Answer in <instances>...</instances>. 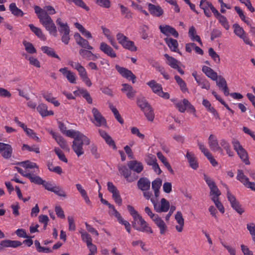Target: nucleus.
<instances>
[{
  "instance_id": "680f3d73",
  "label": "nucleus",
  "mask_w": 255,
  "mask_h": 255,
  "mask_svg": "<svg viewBox=\"0 0 255 255\" xmlns=\"http://www.w3.org/2000/svg\"><path fill=\"white\" fill-rule=\"evenodd\" d=\"M34 10L39 19L48 13L45 10L41 8L37 5L34 6Z\"/></svg>"
},
{
  "instance_id": "412c9836",
  "label": "nucleus",
  "mask_w": 255,
  "mask_h": 255,
  "mask_svg": "<svg viewBox=\"0 0 255 255\" xmlns=\"http://www.w3.org/2000/svg\"><path fill=\"white\" fill-rule=\"evenodd\" d=\"M186 157L189 163L190 166L193 169H196L198 167V163L194 154L192 152L187 151Z\"/></svg>"
},
{
  "instance_id": "f03ea898",
  "label": "nucleus",
  "mask_w": 255,
  "mask_h": 255,
  "mask_svg": "<svg viewBox=\"0 0 255 255\" xmlns=\"http://www.w3.org/2000/svg\"><path fill=\"white\" fill-rule=\"evenodd\" d=\"M40 23L49 31V32L55 37L57 36L56 27L48 13L40 17L39 19Z\"/></svg>"
},
{
  "instance_id": "39448f33",
  "label": "nucleus",
  "mask_w": 255,
  "mask_h": 255,
  "mask_svg": "<svg viewBox=\"0 0 255 255\" xmlns=\"http://www.w3.org/2000/svg\"><path fill=\"white\" fill-rule=\"evenodd\" d=\"M118 170L120 174L123 176L128 182H132L137 179L138 176L135 173H132L131 170L125 165H120Z\"/></svg>"
},
{
  "instance_id": "a18cd8bd",
  "label": "nucleus",
  "mask_w": 255,
  "mask_h": 255,
  "mask_svg": "<svg viewBox=\"0 0 255 255\" xmlns=\"http://www.w3.org/2000/svg\"><path fill=\"white\" fill-rule=\"evenodd\" d=\"M123 47L127 49H128L131 51H136L137 50V47L134 45V43L133 41L129 40V39L126 42L124 45Z\"/></svg>"
},
{
  "instance_id": "5701e85b",
  "label": "nucleus",
  "mask_w": 255,
  "mask_h": 255,
  "mask_svg": "<svg viewBox=\"0 0 255 255\" xmlns=\"http://www.w3.org/2000/svg\"><path fill=\"white\" fill-rule=\"evenodd\" d=\"M123 88L121 90L123 92L126 93L127 96L129 99L133 98L135 96L136 91L133 90V88L128 84H123Z\"/></svg>"
},
{
  "instance_id": "338daca9",
  "label": "nucleus",
  "mask_w": 255,
  "mask_h": 255,
  "mask_svg": "<svg viewBox=\"0 0 255 255\" xmlns=\"http://www.w3.org/2000/svg\"><path fill=\"white\" fill-rule=\"evenodd\" d=\"M79 54L83 58L86 59L87 60H90V57L92 54V52L89 50L81 49L79 50Z\"/></svg>"
},
{
  "instance_id": "4d7b16f0",
  "label": "nucleus",
  "mask_w": 255,
  "mask_h": 255,
  "mask_svg": "<svg viewBox=\"0 0 255 255\" xmlns=\"http://www.w3.org/2000/svg\"><path fill=\"white\" fill-rule=\"evenodd\" d=\"M23 44L25 46V50L28 53L32 54L36 52L35 48L31 43L26 41H23Z\"/></svg>"
},
{
  "instance_id": "f3484780",
  "label": "nucleus",
  "mask_w": 255,
  "mask_h": 255,
  "mask_svg": "<svg viewBox=\"0 0 255 255\" xmlns=\"http://www.w3.org/2000/svg\"><path fill=\"white\" fill-rule=\"evenodd\" d=\"M138 188L142 191L149 190L150 187V182L146 177H141L137 182Z\"/></svg>"
},
{
  "instance_id": "13d9d810",
  "label": "nucleus",
  "mask_w": 255,
  "mask_h": 255,
  "mask_svg": "<svg viewBox=\"0 0 255 255\" xmlns=\"http://www.w3.org/2000/svg\"><path fill=\"white\" fill-rule=\"evenodd\" d=\"M235 9L236 12L239 14L241 19L244 21L245 23H246L248 25H250V22L249 20L246 19V16L244 14L243 10L240 8V7L236 6L235 7Z\"/></svg>"
},
{
  "instance_id": "9d476101",
  "label": "nucleus",
  "mask_w": 255,
  "mask_h": 255,
  "mask_svg": "<svg viewBox=\"0 0 255 255\" xmlns=\"http://www.w3.org/2000/svg\"><path fill=\"white\" fill-rule=\"evenodd\" d=\"M115 68L118 72L123 77L129 80H131L132 83H134L135 82L136 76L130 70L124 67H121L118 65H116Z\"/></svg>"
},
{
  "instance_id": "5fc2aeb1",
  "label": "nucleus",
  "mask_w": 255,
  "mask_h": 255,
  "mask_svg": "<svg viewBox=\"0 0 255 255\" xmlns=\"http://www.w3.org/2000/svg\"><path fill=\"white\" fill-rule=\"evenodd\" d=\"M216 81L217 86L222 90L227 86L225 79L221 76H218Z\"/></svg>"
},
{
  "instance_id": "4468645a",
  "label": "nucleus",
  "mask_w": 255,
  "mask_h": 255,
  "mask_svg": "<svg viewBox=\"0 0 255 255\" xmlns=\"http://www.w3.org/2000/svg\"><path fill=\"white\" fill-rule=\"evenodd\" d=\"M59 71L66 77L67 80L70 83L75 84L76 83V76L75 74L70 70H69L67 67L61 68Z\"/></svg>"
},
{
  "instance_id": "603ef678",
  "label": "nucleus",
  "mask_w": 255,
  "mask_h": 255,
  "mask_svg": "<svg viewBox=\"0 0 255 255\" xmlns=\"http://www.w3.org/2000/svg\"><path fill=\"white\" fill-rule=\"evenodd\" d=\"M22 149H26L29 151H33L36 153H39L40 152L39 148L35 145H33L31 146H30L26 144H23L22 145Z\"/></svg>"
},
{
  "instance_id": "a878e982",
  "label": "nucleus",
  "mask_w": 255,
  "mask_h": 255,
  "mask_svg": "<svg viewBox=\"0 0 255 255\" xmlns=\"http://www.w3.org/2000/svg\"><path fill=\"white\" fill-rule=\"evenodd\" d=\"M101 28L103 30V32L105 35V36L108 38V39L109 40L111 44L116 49H118L119 48V46L116 42L114 38L111 35V31L110 30L102 26Z\"/></svg>"
},
{
  "instance_id": "1a4fd4ad",
  "label": "nucleus",
  "mask_w": 255,
  "mask_h": 255,
  "mask_svg": "<svg viewBox=\"0 0 255 255\" xmlns=\"http://www.w3.org/2000/svg\"><path fill=\"white\" fill-rule=\"evenodd\" d=\"M237 179L246 187L251 189L253 191H255V183L253 182H250L249 178L244 175L243 171L241 169L238 170Z\"/></svg>"
},
{
  "instance_id": "b1692460",
  "label": "nucleus",
  "mask_w": 255,
  "mask_h": 255,
  "mask_svg": "<svg viewBox=\"0 0 255 255\" xmlns=\"http://www.w3.org/2000/svg\"><path fill=\"white\" fill-rule=\"evenodd\" d=\"M175 219L179 225H176L175 228L178 232H181L183 230V228L184 225V219L182 214L180 211H177L175 216Z\"/></svg>"
},
{
  "instance_id": "cd10ccee",
  "label": "nucleus",
  "mask_w": 255,
  "mask_h": 255,
  "mask_svg": "<svg viewBox=\"0 0 255 255\" xmlns=\"http://www.w3.org/2000/svg\"><path fill=\"white\" fill-rule=\"evenodd\" d=\"M147 85L150 87L152 91L159 95L160 91H162V86L160 84L157 83L155 80H151L147 82Z\"/></svg>"
},
{
  "instance_id": "a19ab883",
  "label": "nucleus",
  "mask_w": 255,
  "mask_h": 255,
  "mask_svg": "<svg viewBox=\"0 0 255 255\" xmlns=\"http://www.w3.org/2000/svg\"><path fill=\"white\" fill-rule=\"evenodd\" d=\"M41 50L44 53H46L48 56L57 58L59 60L60 59L59 56L55 53V51L52 48L48 46H43L41 47Z\"/></svg>"
},
{
  "instance_id": "774afa93",
  "label": "nucleus",
  "mask_w": 255,
  "mask_h": 255,
  "mask_svg": "<svg viewBox=\"0 0 255 255\" xmlns=\"http://www.w3.org/2000/svg\"><path fill=\"white\" fill-rule=\"evenodd\" d=\"M12 152V148L11 146L10 145L8 146V147H7L5 150L2 151L1 155L3 158L5 159H8L11 156Z\"/></svg>"
},
{
  "instance_id": "2eb2a0df",
  "label": "nucleus",
  "mask_w": 255,
  "mask_h": 255,
  "mask_svg": "<svg viewBox=\"0 0 255 255\" xmlns=\"http://www.w3.org/2000/svg\"><path fill=\"white\" fill-rule=\"evenodd\" d=\"M74 38L76 43L82 47L87 49H93V47L90 45L89 42L86 39H84L81 36L79 33H76L74 34Z\"/></svg>"
},
{
  "instance_id": "423d86ee",
  "label": "nucleus",
  "mask_w": 255,
  "mask_h": 255,
  "mask_svg": "<svg viewBox=\"0 0 255 255\" xmlns=\"http://www.w3.org/2000/svg\"><path fill=\"white\" fill-rule=\"evenodd\" d=\"M150 201L153 205L154 210L158 213L166 212L170 208V204L168 201L165 198H162L160 204H158L157 200L153 198L150 199Z\"/></svg>"
},
{
  "instance_id": "79ce46f5",
  "label": "nucleus",
  "mask_w": 255,
  "mask_h": 255,
  "mask_svg": "<svg viewBox=\"0 0 255 255\" xmlns=\"http://www.w3.org/2000/svg\"><path fill=\"white\" fill-rule=\"evenodd\" d=\"M196 81L198 85L200 86L202 89L209 90L210 87V85L209 82L205 78L201 77L200 79L196 78Z\"/></svg>"
},
{
  "instance_id": "aec40b11",
  "label": "nucleus",
  "mask_w": 255,
  "mask_h": 255,
  "mask_svg": "<svg viewBox=\"0 0 255 255\" xmlns=\"http://www.w3.org/2000/svg\"><path fill=\"white\" fill-rule=\"evenodd\" d=\"M148 10L151 14L155 16H160L163 13L162 8L159 5H155L152 3H148Z\"/></svg>"
},
{
  "instance_id": "e2e57ef3",
  "label": "nucleus",
  "mask_w": 255,
  "mask_h": 255,
  "mask_svg": "<svg viewBox=\"0 0 255 255\" xmlns=\"http://www.w3.org/2000/svg\"><path fill=\"white\" fill-rule=\"evenodd\" d=\"M54 151L60 160L64 162H67V159L65 157L64 153L62 152L61 150H60L59 148H55L54 149Z\"/></svg>"
},
{
  "instance_id": "f257e3e1",
  "label": "nucleus",
  "mask_w": 255,
  "mask_h": 255,
  "mask_svg": "<svg viewBox=\"0 0 255 255\" xmlns=\"http://www.w3.org/2000/svg\"><path fill=\"white\" fill-rule=\"evenodd\" d=\"M90 139L84 134H79L73 141L72 148L76 155L79 157L84 154V151L83 148L84 144L89 145Z\"/></svg>"
},
{
  "instance_id": "7c9ffc66",
  "label": "nucleus",
  "mask_w": 255,
  "mask_h": 255,
  "mask_svg": "<svg viewBox=\"0 0 255 255\" xmlns=\"http://www.w3.org/2000/svg\"><path fill=\"white\" fill-rule=\"evenodd\" d=\"M25 177L29 179L31 182L38 185H41V184L44 183V180L40 177L30 172L28 173V174H25Z\"/></svg>"
},
{
  "instance_id": "dca6fc26",
  "label": "nucleus",
  "mask_w": 255,
  "mask_h": 255,
  "mask_svg": "<svg viewBox=\"0 0 255 255\" xmlns=\"http://www.w3.org/2000/svg\"><path fill=\"white\" fill-rule=\"evenodd\" d=\"M127 164L131 170L137 173H140L143 169L142 163L137 160H130L128 162Z\"/></svg>"
},
{
  "instance_id": "c85d7f7f",
  "label": "nucleus",
  "mask_w": 255,
  "mask_h": 255,
  "mask_svg": "<svg viewBox=\"0 0 255 255\" xmlns=\"http://www.w3.org/2000/svg\"><path fill=\"white\" fill-rule=\"evenodd\" d=\"M1 245L3 247L16 248L21 245V243L18 241L4 240L1 241Z\"/></svg>"
},
{
  "instance_id": "09e8293b",
  "label": "nucleus",
  "mask_w": 255,
  "mask_h": 255,
  "mask_svg": "<svg viewBox=\"0 0 255 255\" xmlns=\"http://www.w3.org/2000/svg\"><path fill=\"white\" fill-rule=\"evenodd\" d=\"M217 18L219 20L222 25L224 26L226 30H228L229 29L230 25L227 18L225 16L221 14L217 17Z\"/></svg>"
},
{
  "instance_id": "6e6d98bb",
  "label": "nucleus",
  "mask_w": 255,
  "mask_h": 255,
  "mask_svg": "<svg viewBox=\"0 0 255 255\" xmlns=\"http://www.w3.org/2000/svg\"><path fill=\"white\" fill-rule=\"evenodd\" d=\"M162 185V180L160 178H156L151 183V187L153 190H159Z\"/></svg>"
},
{
  "instance_id": "e433bc0d",
  "label": "nucleus",
  "mask_w": 255,
  "mask_h": 255,
  "mask_svg": "<svg viewBox=\"0 0 255 255\" xmlns=\"http://www.w3.org/2000/svg\"><path fill=\"white\" fill-rule=\"evenodd\" d=\"M164 57L167 59V64L169 65L171 68H177V65H178L179 61L173 58L172 56H170L167 54H165L164 55Z\"/></svg>"
},
{
  "instance_id": "0e129e2a",
  "label": "nucleus",
  "mask_w": 255,
  "mask_h": 255,
  "mask_svg": "<svg viewBox=\"0 0 255 255\" xmlns=\"http://www.w3.org/2000/svg\"><path fill=\"white\" fill-rule=\"evenodd\" d=\"M212 200L214 202L216 206L218 209V210L222 213H224V208L221 202L219 200V198H215V197H213L212 198Z\"/></svg>"
},
{
  "instance_id": "72a5a7b5",
  "label": "nucleus",
  "mask_w": 255,
  "mask_h": 255,
  "mask_svg": "<svg viewBox=\"0 0 255 255\" xmlns=\"http://www.w3.org/2000/svg\"><path fill=\"white\" fill-rule=\"evenodd\" d=\"M220 143L221 147L226 150L227 154H228L229 156H233L234 152L231 150L230 143L226 140L222 139L220 140Z\"/></svg>"
},
{
  "instance_id": "c9c22d12",
  "label": "nucleus",
  "mask_w": 255,
  "mask_h": 255,
  "mask_svg": "<svg viewBox=\"0 0 255 255\" xmlns=\"http://www.w3.org/2000/svg\"><path fill=\"white\" fill-rule=\"evenodd\" d=\"M136 103L142 111L147 109L148 106H150L144 97H139L137 98Z\"/></svg>"
},
{
  "instance_id": "052dcab7",
  "label": "nucleus",
  "mask_w": 255,
  "mask_h": 255,
  "mask_svg": "<svg viewBox=\"0 0 255 255\" xmlns=\"http://www.w3.org/2000/svg\"><path fill=\"white\" fill-rule=\"evenodd\" d=\"M52 192L60 197H65L66 196L65 192L63 190L62 188L60 186H55Z\"/></svg>"
},
{
  "instance_id": "bb28decb",
  "label": "nucleus",
  "mask_w": 255,
  "mask_h": 255,
  "mask_svg": "<svg viewBox=\"0 0 255 255\" xmlns=\"http://www.w3.org/2000/svg\"><path fill=\"white\" fill-rule=\"evenodd\" d=\"M202 70L207 77L214 81L217 80L218 76L217 73L214 72L212 69L208 66H203Z\"/></svg>"
},
{
  "instance_id": "58836bf2",
  "label": "nucleus",
  "mask_w": 255,
  "mask_h": 255,
  "mask_svg": "<svg viewBox=\"0 0 255 255\" xmlns=\"http://www.w3.org/2000/svg\"><path fill=\"white\" fill-rule=\"evenodd\" d=\"M146 117L147 120L149 121L152 122L154 119V114L152 107L148 106L147 109L142 111Z\"/></svg>"
},
{
  "instance_id": "c03bdc74",
  "label": "nucleus",
  "mask_w": 255,
  "mask_h": 255,
  "mask_svg": "<svg viewBox=\"0 0 255 255\" xmlns=\"http://www.w3.org/2000/svg\"><path fill=\"white\" fill-rule=\"evenodd\" d=\"M209 56L213 59V60L217 63H219L220 62V58L219 55L214 51L213 48H210L208 50Z\"/></svg>"
},
{
  "instance_id": "bf43d9fd",
  "label": "nucleus",
  "mask_w": 255,
  "mask_h": 255,
  "mask_svg": "<svg viewBox=\"0 0 255 255\" xmlns=\"http://www.w3.org/2000/svg\"><path fill=\"white\" fill-rule=\"evenodd\" d=\"M145 160L146 163L149 165H152L157 162L156 157L152 154H148Z\"/></svg>"
},
{
  "instance_id": "2f4dec72",
  "label": "nucleus",
  "mask_w": 255,
  "mask_h": 255,
  "mask_svg": "<svg viewBox=\"0 0 255 255\" xmlns=\"http://www.w3.org/2000/svg\"><path fill=\"white\" fill-rule=\"evenodd\" d=\"M37 110L39 113V114L42 116V117H45L47 116L48 115H53L54 114V113L52 111H47V106L43 104H41L38 105V106L37 107Z\"/></svg>"
},
{
  "instance_id": "20e7f679",
  "label": "nucleus",
  "mask_w": 255,
  "mask_h": 255,
  "mask_svg": "<svg viewBox=\"0 0 255 255\" xmlns=\"http://www.w3.org/2000/svg\"><path fill=\"white\" fill-rule=\"evenodd\" d=\"M224 186L227 189V196L229 201L230 202L232 207L236 210V211L239 214H242L245 210L241 207L239 202L237 200L235 196L233 195L229 191L228 187L226 184H224Z\"/></svg>"
},
{
  "instance_id": "49530a36",
  "label": "nucleus",
  "mask_w": 255,
  "mask_h": 255,
  "mask_svg": "<svg viewBox=\"0 0 255 255\" xmlns=\"http://www.w3.org/2000/svg\"><path fill=\"white\" fill-rule=\"evenodd\" d=\"M55 139L62 148L64 149H67L68 148V146L66 141L61 136L59 135L58 136H56Z\"/></svg>"
},
{
  "instance_id": "7ed1b4c3",
  "label": "nucleus",
  "mask_w": 255,
  "mask_h": 255,
  "mask_svg": "<svg viewBox=\"0 0 255 255\" xmlns=\"http://www.w3.org/2000/svg\"><path fill=\"white\" fill-rule=\"evenodd\" d=\"M232 144L234 149L236 151L240 158L246 164H250V162L249 160L248 153L246 150L240 144L239 141L236 139H233Z\"/></svg>"
},
{
  "instance_id": "3c124183",
  "label": "nucleus",
  "mask_w": 255,
  "mask_h": 255,
  "mask_svg": "<svg viewBox=\"0 0 255 255\" xmlns=\"http://www.w3.org/2000/svg\"><path fill=\"white\" fill-rule=\"evenodd\" d=\"M90 152L95 159H99L100 158V153L98 151V148L96 145L92 144L90 147Z\"/></svg>"
},
{
  "instance_id": "4c0bfd02",
  "label": "nucleus",
  "mask_w": 255,
  "mask_h": 255,
  "mask_svg": "<svg viewBox=\"0 0 255 255\" xmlns=\"http://www.w3.org/2000/svg\"><path fill=\"white\" fill-rule=\"evenodd\" d=\"M174 79L176 80V83L179 86L180 90L182 92H188L186 83L179 76L175 75L174 76Z\"/></svg>"
},
{
  "instance_id": "473e14b6",
  "label": "nucleus",
  "mask_w": 255,
  "mask_h": 255,
  "mask_svg": "<svg viewBox=\"0 0 255 255\" xmlns=\"http://www.w3.org/2000/svg\"><path fill=\"white\" fill-rule=\"evenodd\" d=\"M157 156L159 160L163 163L164 166L167 168L168 170L172 174L174 173L171 166H170L169 162L167 161L166 157L162 154L161 152H158L157 153Z\"/></svg>"
},
{
  "instance_id": "de8ad7c7",
  "label": "nucleus",
  "mask_w": 255,
  "mask_h": 255,
  "mask_svg": "<svg viewBox=\"0 0 255 255\" xmlns=\"http://www.w3.org/2000/svg\"><path fill=\"white\" fill-rule=\"evenodd\" d=\"M233 28L234 29V33L239 37H242L245 33L244 30L238 24L235 23L233 24Z\"/></svg>"
},
{
  "instance_id": "9b49d317",
  "label": "nucleus",
  "mask_w": 255,
  "mask_h": 255,
  "mask_svg": "<svg viewBox=\"0 0 255 255\" xmlns=\"http://www.w3.org/2000/svg\"><path fill=\"white\" fill-rule=\"evenodd\" d=\"M92 113L94 118V120L92 122L95 126L100 127L103 125H106V120L105 118L102 115L97 109L93 108L92 110Z\"/></svg>"
},
{
  "instance_id": "4be33fe9",
  "label": "nucleus",
  "mask_w": 255,
  "mask_h": 255,
  "mask_svg": "<svg viewBox=\"0 0 255 255\" xmlns=\"http://www.w3.org/2000/svg\"><path fill=\"white\" fill-rule=\"evenodd\" d=\"M164 40L171 51L173 52H177L181 54V53L177 48L178 43L176 39L172 38L166 37L165 38Z\"/></svg>"
},
{
  "instance_id": "c756f323",
  "label": "nucleus",
  "mask_w": 255,
  "mask_h": 255,
  "mask_svg": "<svg viewBox=\"0 0 255 255\" xmlns=\"http://www.w3.org/2000/svg\"><path fill=\"white\" fill-rule=\"evenodd\" d=\"M30 30L40 39L45 41L46 40V37L43 33L41 29L35 26L32 24H29L28 25Z\"/></svg>"
},
{
  "instance_id": "37998d69",
  "label": "nucleus",
  "mask_w": 255,
  "mask_h": 255,
  "mask_svg": "<svg viewBox=\"0 0 255 255\" xmlns=\"http://www.w3.org/2000/svg\"><path fill=\"white\" fill-rule=\"evenodd\" d=\"M16 164L21 165L25 168L32 169L34 168H36L37 169H38V168L37 164L35 163L32 162L29 160H26L25 161L18 162L16 163Z\"/></svg>"
},
{
  "instance_id": "a211bd4d",
  "label": "nucleus",
  "mask_w": 255,
  "mask_h": 255,
  "mask_svg": "<svg viewBox=\"0 0 255 255\" xmlns=\"http://www.w3.org/2000/svg\"><path fill=\"white\" fill-rule=\"evenodd\" d=\"M100 49L108 56L115 58L116 57V54L113 48L105 42H102L100 45Z\"/></svg>"
},
{
  "instance_id": "ddd939ff",
  "label": "nucleus",
  "mask_w": 255,
  "mask_h": 255,
  "mask_svg": "<svg viewBox=\"0 0 255 255\" xmlns=\"http://www.w3.org/2000/svg\"><path fill=\"white\" fill-rule=\"evenodd\" d=\"M160 32L166 36L172 35L174 37H178L179 34L176 29L169 25H162L159 26Z\"/></svg>"
},
{
  "instance_id": "864d4df0",
  "label": "nucleus",
  "mask_w": 255,
  "mask_h": 255,
  "mask_svg": "<svg viewBox=\"0 0 255 255\" xmlns=\"http://www.w3.org/2000/svg\"><path fill=\"white\" fill-rule=\"evenodd\" d=\"M116 37L119 43L122 46L124 45L126 42L128 40V37L122 33H117Z\"/></svg>"
},
{
  "instance_id": "0eeeda50",
  "label": "nucleus",
  "mask_w": 255,
  "mask_h": 255,
  "mask_svg": "<svg viewBox=\"0 0 255 255\" xmlns=\"http://www.w3.org/2000/svg\"><path fill=\"white\" fill-rule=\"evenodd\" d=\"M139 218L138 222L132 224V227L137 231L152 234L153 231L149 225L142 217H139Z\"/></svg>"
},
{
  "instance_id": "393cba45",
  "label": "nucleus",
  "mask_w": 255,
  "mask_h": 255,
  "mask_svg": "<svg viewBox=\"0 0 255 255\" xmlns=\"http://www.w3.org/2000/svg\"><path fill=\"white\" fill-rule=\"evenodd\" d=\"M56 24L59 26L58 30L60 34L70 33V28L67 23H63L61 21L60 18H58L56 20Z\"/></svg>"
},
{
  "instance_id": "6e6552de",
  "label": "nucleus",
  "mask_w": 255,
  "mask_h": 255,
  "mask_svg": "<svg viewBox=\"0 0 255 255\" xmlns=\"http://www.w3.org/2000/svg\"><path fill=\"white\" fill-rule=\"evenodd\" d=\"M176 107L181 113H184L187 110L188 112L193 113L195 116L196 110L194 106L186 99H184L182 101L177 103Z\"/></svg>"
},
{
  "instance_id": "6ab92c4d",
  "label": "nucleus",
  "mask_w": 255,
  "mask_h": 255,
  "mask_svg": "<svg viewBox=\"0 0 255 255\" xmlns=\"http://www.w3.org/2000/svg\"><path fill=\"white\" fill-rule=\"evenodd\" d=\"M153 221L159 228L160 230V233L161 235L165 234L168 230L167 226L163 220H162V219L158 215L155 219L153 220Z\"/></svg>"
},
{
  "instance_id": "8fccbe9b",
  "label": "nucleus",
  "mask_w": 255,
  "mask_h": 255,
  "mask_svg": "<svg viewBox=\"0 0 255 255\" xmlns=\"http://www.w3.org/2000/svg\"><path fill=\"white\" fill-rule=\"evenodd\" d=\"M44 98L49 102H50L55 106H58L60 105L59 102L55 100V98L53 97L51 94H46L43 95Z\"/></svg>"
},
{
  "instance_id": "f8f14e48",
  "label": "nucleus",
  "mask_w": 255,
  "mask_h": 255,
  "mask_svg": "<svg viewBox=\"0 0 255 255\" xmlns=\"http://www.w3.org/2000/svg\"><path fill=\"white\" fill-rule=\"evenodd\" d=\"M208 144L211 150L214 152L219 151L221 154H223V149L219 146L217 139L214 135L212 134L210 135L208 138Z\"/></svg>"
},
{
  "instance_id": "ea45409f",
  "label": "nucleus",
  "mask_w": 255,
  "mask_h": 255,
  "mask_svg": "<svg viewBox=\"0 0 255 255\" xmlns=\"http://www.w3.org/2000/svg\"><path fill=\"white\" fill-rule=\"evenodd\" d=\"M75 26L85 37L87 38H92L91 33L87 30L81 24L76 22Z\"/></svg>"
},
{
  "instance_id": "f704fd0d",
  "label": "nucleus",
  "mask_w": 255,
  "mask_h": 255,
  "mask_svg": "<svg viewBox=\"0 0 255 255\" xmlns=\"http://www.w3.org/2000/svg\"><path fill=\"white\" fill-rule=\"evenodd\" d=\"M9 9L11 13L15 16H22L23 15V11L20 9L18 8L16 6V4L14 2L9 4Z\"/></svg>"
},
{
  "instance_id": "69168bd1",
  "label": "nucleus",
  "mask_w": 255,
  "mask_h": 255,
  "mask_svg": "<svg viewBox=\"0 0 255 255\" xmlns=\"http://www.w3.org/2000/svg\"><path fill=\"white\" fill-rule=\"evenodd\" d=\"M247 229L252 237L253 240L255 242V223H252L247 224Z\"/></svg>"
}]
</instances>
